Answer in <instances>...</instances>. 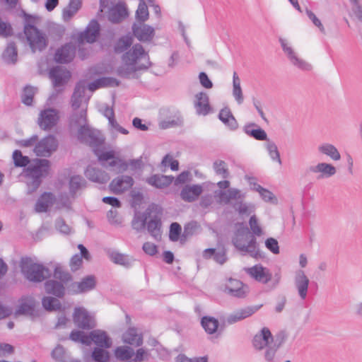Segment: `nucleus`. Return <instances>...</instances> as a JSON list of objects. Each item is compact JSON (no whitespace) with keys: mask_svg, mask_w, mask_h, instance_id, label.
<instances>
[{"mask_svg":"<svg viewBox=\"0 0 362 362\" xmlns=\"http://www.w3.org/2000/svg\"><path fill=\"white\" fill-rule=\"evenodd\" d=\"M87 112L82 109L80 112L74 113L71 117V124L78 126V139L88 144L93 149H98L103 146L105 138L101 132L95 129L91 128L86 124Z\"/></svg>","mask_w":362,"mask_h":362,"instance_id":"nucleus-1","label":"nucleus"},{"mask_svg":"<svg viewBox=\"0 0 362 362\" xmlns=\"http://www.w3.org/2000/svg\"><path fill=\"white\" fill-rule=\"evenodd\" d=\"M232 243L243 255L248 254L257 259L265 257L264 252L259 249L256 237L251 234L247 227H240L236 230Z\"/></svg>","mask_w":362,"mask_h":362,"instance_id":"nucleus-2","label":"nucleus"},{"mask_svg":"<svg viewBox=\"0 0 362 362\" xmlns=\"http://www.w3.org/2000/svg\"><path fill=\"white\" fill-rule=\"evenodd\" d=\"M49 161L47 159H36L25 169V177L28 178V194H32L40 187L42 177L49 172Z\"/></svg>","mask_w":362,"mask_h":362,"instance_id":"nucleus-3","label":"nucleus"},{"mask_svg":"<svg viewBox=\"0 0 362 362\" xmlns=\"http://www.w3.org/2000/svg\"><path fill=\"white\" fill-rule=\"evenodd\" d=\"M25 21L23 31L32 52L42 51L47 46L45 35L34 25L30 15L25 13Z\"/></svg>","mask_w":362,"mask_h":362,"instance_id":"nucleus-4","label":"nucleus"},{"mask_svg":"<svg viewBox=\"0 0 362 362\" xmlns=\"http://www.w3.org/2000/svg\"><path fill=\"white\" fill-rule=\"evenodd\" d=\"M122 60L125 65L136 66V69H148L151 66L148 52L139 43L134 44L122 54Z\"/></svg>","mask_w":362,"mask_h":362,"instance_id":"nucleus-5","label":"nucleus"},{"mask_svg":"<svg viewBox=\"0 0 362 362\" xmlns=\"http://www.w3.org/2000/svg\"><path fill=\"white\" fill-rule=\"evenodd\" d=\"M216 197L218 199L219 203L230 204L232 200L236 202L232 205L233 208L240 215L249 214V205L243 202L245 198V193L238 188H230L226 191H216Z\"/></svg>","mask_w":362,"mask_h":362,"instance_id":"nucleus-6","label":"nucleus"},{"mask_svg":"<svg viewBox=\"0 0 362 362\" xmlns=\"http://www.w3.org/2000/svg\"><path fill=\"white\" fill-rule=\"evenodd\" d=\"M20 266L24 277L31 282H42L51 276L48 268L41 264L33 262L30 257H23Z\"/></svg>","mask_w":362,"mask_h":362,"instance_id":"nucleus-7","label":"nucleus"},{"mask_svg":"<svg viewBox=\"0 0 362 362\" xmlns=\"http://www.w3.org/2000/svg\"><path fill=\"white\" fill-rule=\"evenodd\" d=\"M58 148V141L54 135H48L37 142L34 153L37 156L49 157Z\"/></svg>","mask_w":362,"mask_h":362,"instance_id":"nucleus-8","label":"nucleus"},{"mask_svg":"<svg viewBox=\"0 0 362 362\" xmlns=\"http://www.w3.org/2000/svg\"><path fill=\"white\" fill-rule=\"evenodd\" d=\"M87 86L85 81H78L74 88V93L71 98V107L76 110L84 103L87 105L91 94L86 93Z\"/></svg>","mask_w":362,"mask_h":362,"instance_id":"nucleus-9","label":"nucleus"},{"mask_svg":"<svg viewBox=\"0 0 362 362\" xmlns=\"http://www.w3.org/2000/svg\"><path fill=\"white\" fill-rule=\"evenodd\" d=\"M223 291L230 296L244 298L248 293V287L240 280L229 278L224 284Z\"/></svg>","mask_w":362,"mask_h":362,"instance_id":"nucleus-10","label":"nucleus"},{"mask_svg":"<svg viewBox=\"0 0 362 362\" xmlns=\"http://www.w3.org/2000/svg\"><path fill=\"white\" fill-rule=\"evenodd\" d=\"M262 306V304L248 305L235 310L234 312L231 313L226 317L225 322L228 325H233L238 322H240L252 316L253 314L257 312Z\"/></svg>","mask_w":362,"mask_h":362,"instance_id":"nucleus-11","label":"nucleus"},{"mask_svg":"<svg viewBox=\"0 0 362 362\" xmlns=\"http://www.w3.org/2000/svg\"><path fill=\"white\" fill-rule=\"evenodd\" d=\"M262 306V304L248 305L235 310L234 312L231 313L226 317L225 322L228 325H233L238 322H240L252 316L253 314L257 312Z\"/></svg>","mask_w":362,"mask_h":362,"instance_id":"nucleus-12","label":"nucleus"},{"mask_svg":"<svg viewBox=\"0 0 362 362\" xmlns=\"http://www.w3.org/2000/svg\"><path fill=\"white\" fill-rule=\"evenodd\" d=\"M262 306V304L248 305L235 310L234 312L231 313L226 317L225 322L228 325H233L238 322H240L252 316L253 314L257 312Z\"/></svg>","mask_w":362,"mask_h":362,"instance_id":"nucleus-13","label":"nucleus"},{"mask_svg":"<svg viewBox=\"0 0 362 362\" xmlns=\"http://www.w3.org/2000/svg\"><path fill=\"white\" fill-rule=\"evenodd\" d=\"M73 320L78 327L83 329H90L95 326L93 317L82 307L74 309Z\"/></svg>","mask_w":362,"mask_h":362,"instance_id":"nucleus-14","label":"nucleus"},{"mask_svg":"<svg viewBox=\"0 0 362 362\" xmlns=\"http://www.w3.org/2000/svg\"><path fill=\"white\" fill-rule=\"evenodd\" d=\"M153 211H157L158 214H161L162 209L158 205L152 204L148 206L145 212H136L132 221L133 229L137 232L144 230L146 226L147 218Z\"/></svg>","mask_w":362,"mask_h":362,"instance_id":"nucleus-15","label":"nucleus"},{"mask_svg":"<svg viewBox=\"0 0 362 362\" xmlns=\"http://www.w3.org/2000/svg\"><path fill=\"white\" fill-rule=\"evenodd\" d=\"M100 25L97 20L93 19L88 24L84 31L79 33L77 35V41L82 44L84 42L88 43L95 42L100 35Z\"/></svg>","mask_w":362,"mask_h":362,"instance_id":"nucleus-16","label":"nucleus"},{"mask_svg":"<svg viewBox=\"0 0 362 362\" xmlns=\"http://www.w3.org/2000/svg\"><path fill=\"white\" fill-rule=\"evenodd\" d=\"M279 40L283 51L286 54L287 57L293 65L303 71H310L312 69V66L310 64L297 57L291 46L288 44L286 39L280 37Z\"/></svg>","mask_w":362,"mask_h":362,"instance_id":"nucleus-17","label":"nucleus"},{"mask_svg":"<svg viewBox=\"0 0 362 362\" xmlns=\"http://www.w3.org/2000/svg\"><path fill=\"white\" fill-rule=\"evenodd\" d=\"M294 286L301 300H305L308 293L310 279L303 269H297L293 276Z\"/></svg>","mask_w":362,"mask_h":362,"instance_id":"nucleus-18","label":"nucleus"},{"mask_svg":"<svg viewBox=\"0 0 362 362\" xmlns=\"http://www.w3.org/2000/svg\"><path fill=\"white\" fill-rule=\"evenodd\" d=\"M58 112L53 108H48L40 112L38 118V125L42 130H49L58 122Z\"/></svg>","mask_w":362,"mask_h":362,"instance_id":"nucleus-19","label":"nucleus"},{"mask_svg":"<svg viewBox=\"0 0 362 362\" xmlns=\"http://www.w3.org/2000/svg\"><path fill=\"white\" fill-rule=\"evenodd\" d=\"M132 30L134 36L141 42H151L155 36L154 28L145 23H134Z\"/></svg>","mask_w":362,"mask_h":362,"instance_id":"nucleus-20","label":"nucleus"},{"mask_svg":"<svg viewBox=\"0 0 362 362\" xmlns=\"http://www.w3.org/2000/svg\"><path fill=\"white\" fill-rule=\"evenodd\" d=\"M134 183L132 177L122 175L114 178L110 182L109 187L112 193L119 194L131 189Z\"/></svg>","mask_w":362,"mask_h":362,"instance_id":"nucleus-21","label":"nucleus"},{"mask_svg":"<svg viewBox=\"0 0 362 362\" xmlns=\"http://www.w3.org/2000/svg\"><path fill=\"white\" fill-rule=\"evenodd\" d=\"M245 271L246 273L255 280L264 284H267L272 277V274L269 270L260 264L246 268Z\"/></svg>","mask_w":362,"mask_h":362,"instance_id":"nucleus-22","label":"nucleus"},{"mask_svg":"<svg viewBox=\"0 0 362 362\" xmlns=\"http://www.w3.org/2000/svg\"><path fill=\"white\" fill-rule=\"evenodd\" d=\"M76 53V48L71 43H66L57 49L54 54V60L59 64L70 63Z\"/></svg>","mask_w":362,"mask_h":362,"instance_id":"nucleus-23","label":"nucleus"},{"mask_svg":"<svg viewBox=\"0 0 362 362\" xmlns=\"http://www.w3.org/2000/svg\"><path fill=\"white\" fill-rule=\"evenodd\" d=\"M308 170L310 173L318 174L317 176L318 180L331 177L337 173V169L332 164L325 162L318 163L315 165H310Z\"/></svg>","mask_w":362,"mask_h":362,"instance_id":"nucleus-24","label":"nucleus"},{"mask_svg":"<svg viewBox=\"0 0 362 362\" xmlns=\"http://www.w3.org/2000/svg\"><path fill=\"white\" fill-rule=\"evenodd\" d=\"M203 192L201 185H186L180 191V198L187 202L191 203L196 201Z\"/></svg>","mask_w":362,"mask_h":362,"instance_id":"nucleus-25","label":"nucleus"},{"mask_svg":"<svg viewBox=\"0 0 362 362\" xmlns=\"http://www.w3.org/2000/svg\"><path fill=\"white\" fill-rule=\"evenodd\" d=\"M273 340L272 334L267 327H263L259 333L256 334L252 339V346L256 350L260 351L267 348Z\"/></svg>","mask_w":362,"mask_h":362,"instance_id":"nucleus-26","label":"nucleus"},{"mask_svg":"<svg viewBox=\"0 0 362 362\" xmlns=\"http://www.w3.org/2000/svg\"><path fill=\"white\" fill-rule=\"evenodd\" d=\"M49 76L54 87L64 85L70 77L69 72L60 66H54L49 69Z\"/></svg>","mask_w":362,"mask_h":362,"instance_id":"nucleus-27","label":"nucleus"},{"mask_svg":"<svg viewBox=\"0 0 362 362\" xmlns=\"http://www.w3.org/2000/svg\"><path fill=\"white\" fill-rule=\"evenodd\" d=\"M84 173L89 180L94 182L104 184L110 180V176L106 172L93 165H88Z\"/></svg>","mask_w":362,"mask_h":362,"instance_id":"nucleus-28","label":"nucleus"},{"mask_svg":"<svg viewBox=\"0 0 362 362\" xmlns=\"http://www.w3.org/2000/svg\"><path fill=\"white\" fill-rule=\"evenodd\" d=\"M67 284V283L61 282L57 280L49 279L45 283V290L47 293L61 298L65 295V286Z\"/></svg>","mask_w":362,"mask_h":362,"instance_id":"nucleus-29","label":"nucleus"},{"mask_svg":"<svg viewBox=\"0 0 362 362\" xmlns=\"http://www.w3.org/2000/svg\"><path fill=\"white\" fill-rule=\"evenodd\" d=\"M119 83V81L114 77H101L89 83L87 88L90 92H93L100 88L117 87Z\"/></svg>","mask_w":362,"mask_h":362,"instance_id":"nucleus-30","label":"nucleus"},{"mask_svg":"<svg viewBox=\"0 0 362 362\" xmlns=\"http://www.w3.org/2000/svg\"><path fill=\"white\" fill-rule=\"evenodd\" d=\"M173 180V176L155 174L146 178V182L157 189H163L170 186Z\"/></svg>","mask_w":362,"mask_h":362,"instance_id":"nucleus-31","label":"nucleus"},{"mask_svg":"<svg viewBox=\"0 0 362 362\" xmlns=\"http://www.w3.org/2000/svg\"><path fill=\"white\" fill-rule=\"evenodd\" d=\"M96 285L95 278L93 275L87 276L80 282H74L72 287L75 293H82L93 290Z\"/></svg>","mask_w":362,"mask_h":362,"instance_id":"nucleus-32","label":"nucleus"},{"mask_svg":"<svg viewBox=\"0 0 362 362\" xmlns=\"http://www.w3.org/2000/svg\"><path fill=\"white\" fill-rule=\"evenodd\" d=\"M202 257L206 259H213L216 263L222 265L228 259L226 251L224 248L216 250L215 248H207L203 251Z\"/></svg>","mask_w":362,"mask_h":362,"instance_id":"nucleus-33","label":"nucleus"},{"mask_svg":"<svg viewBox=\"0 0 362 362\" xmlns=\"http://www.w3.org/2000/svg\"><path fill=\"white\" fill-rule=\"evenodd\" d=\"M55 201V197L52 192H44L37 199L35 209L38 213L46 212Z\"/></svg>","mask_w":362,"mask_h":362,"instance_id":"nucleus-34","label":"nucleus"},{"mask_svg":"<svg viewBox=\"0 0 362 362\" xmlns=\"http://www.w3.org/2000/svg\"><path fill=\"white\" fill-rule=\"evenodd\" d=\"M156 214L153 216L150 220L146 222V226L148 232L151 234L152 237L155 239L158 240L161 236V214H158L157 211H155Z\"/></svg>","mask_w":362,"mask_h":362,"instance_id":"nucleus-35","label":"nucleus"},{"mask_svg":"<svg viewBox=\"0 0 362 362\" xmlns=\"http://www.w3.org/2000/svg\"><path fill=\"white\" fill-rule=\"evenodd\" d=\"M195 98L194 106L197 113L203 115H207L210 110L208 95L204 92H200L195 95Z\"/></svg>","mask_w":362,"mask_h":362,"instance_id":"nucleus-36","label":"nucleus"},{"mask_svg":"<svg viewBox=\"0 0 362 362\" xmlns=\"http://www.w3.org/2000/svg\"><path fill=\"white\" fill-rule=\"evenodd\" d=\"M93 343L100 348L109 349L112 346V340L106 332L101 329L91 331Z\"/></svg>","mask_w":362,"mask_h":362,"instance_id":"nucleus-37","label":"nucleus"},{"mask_svg":"<svg viewBox=\"0 0 362 362\" xmlns=\"http://www.w3.org/2000/svg\"><path fill=\"white\" fill-rule=\"evenodd\" d=\"M128 16V11L122 3H118L112 6L109 11L108 18L112 23H119L122 19Z\"/></svg>","mask_w":362,"mask_h":362,"instance_id":"nucleus-38","label":"nucleus"},{"mask_svg":"<svg viewBox=\"0 0 362 362\" xmlns=\"http://www.w3.org/2000/svg\"><path fill=\"white\" fill-rule=\"evenodd\" d=\"M123 341L126 344L132 346H139L143 343L141 334H139L134 327L129 328L123 334Z\"/></svg>","mask_w":362,"mask_h":362,"instance_id":"nucleus-39","label":"nucleus"},{"mask_svg":"<svg viewBox=\"0 0 362 362\" xmlns=\"http://www.w3.org/2000/svg\"><path fill=\"white\" fill-rule=\"evenodd\" d=\"M318 152L322 155L329 157L334 161L339 160L341 155L337 148L329 143H323L318 146Z\"/></svg>","mask_w":362,"mask_h":362,"instance_id":"nucleus-40","label":"nucleus"},{"mask_svg":"<svg viewBox=\"0 0 362 362\" xmlns=\"http://www.w3.org/2000/svg\"><path fill=\"white\" fill-rule=\"evenodd\" d=\"M133 43L131 35H126L120 37L114 45V52L116 54H122L128 51Z\"/></svg>","mask_w":362,"mask_h":362,"instance_id":"nucleus-41","label":"nucleus"},{"mask_svg":"<svg viewBox=\"0 0 362 362\" xmlns=\"http://www.w3.org/2000/svg\"><path fill=\"white\" fill-rule=\"evenodd\" d=\"M218 118L230 129L235 130L238 128V122L229 108L222 109L218 114Z\"/></svg>","mask_w":362,"mask_h":362,"instance_id":"nucleus-42","label":"nucleus"},{"mask_svg":"<svg viewBox=\"0 0 362 362\" xmlns=\"http://www.w3.org/2000/svg\"><path fill=\"white\" fill-rule=\"evenodd\" d=\"M86 181L81 175H74L69 180V193L75 198L78 191L86 187Z\"/></svg>","mask_w":362,"mask_h":362,"instance_id":"nucleus-43","label":"nucleus"},{"mask_svg":"<svg viewBox=\"0 0 362 362\" xmlns=\"http://www.w3.org/2000/svg\"><path fill=\"white\" fill-rule=\"evenodd\" d=\"M81 7V0H69L68 6L63 9L62 17L64 21H69Z\"/></svg>","mask_w":362,"mask_h":362,"instance_id":"nucleus-44","label":"nucleus"},{"mask_svg":"<svg viewBox=\"0 0 362 362\" xmlns=\"http://www.w3.org/2000/svg\"><path fill=\"white\" fill-rule=\"evenodd\" d=\"M201 325L205 332L209 334L216 332L219 326L218 320L211 316H204L201 319Z\"/></svg>","mask_w":362,"mask_h":362,"instance_id":"nucleus-45","label":"nucleus"},{"mask_svg":"<svg viewBox=\"0 0 362 362\" xmlns=\"http://www.w3.org/2000/svg\"><path fill=\"white\" fill-rule=\"evenodd\" d=\"M201 231V226L196 221H191L184 226V230L181 235V241L183 242L189 237L197 235Z\"/></svg>","mask_w":362,"mask_h":362,"instance_id":"nucleus-46","label":"nucleus"},{"mask_svg":"<svg viewBox=\"0 0 362 362\" xmlns=\"http://www.w3.org/2000/svg\"><path fill=\"white\" fill-rule=\"evenodd\" d=\"M3 59L8 64H15L17 61L18 52L16 44L11 42L2 54Z\"/></svg>","mask_w":362,"mask_h":362,"instance_id":"nucleus-47","label":"nucleus"},{"mask_svg":"<svg viewBox=\"0 0 362 362\" xmlns=\"http://www.w3.org/2000/svg\"><path fill=\"white\" fill-rule=\"evenodd\" d=\"M109 255L110 259L115 264L122 265L127 268L132 266L133 260L129 259L127 255L114 251L111 252Z\"/></svg>","mask_w":362,"mask_h":362,"instance_id":"nucleus-48","label":"nucleus"},{"mask_svg":"<svg viewBox=\"0 0 362 362\" xmlns=\"http://www.w3.org/2000/svg\"><path fill=\"white\" fill-rule=\"evenodd\" d=\"M115 357L120 361H130L134 355V349L129 346H118L115 351Z\"/></svg>","mask_w":362,"mask_h":362,"instance_id":"nucleus-49","label":"nucleus"},{"mask_svg":"<svg viewBox=\"0 0 362 362\" xmlns=\"http://www.w3.org/2000/svg\"><path fill=\"white\" fill-rule=\"evenodd\" d=\"M136 23H144L149 16L148 6L144 0H140L138 8L136 11Z\"/></svg>","mask_w":362,"mask_h":362,"instance_id":"nucleus-50","label":"nucleus"},{"mask_svg":"<svg viewBox=\"0 0 362 362\" xmlns=\"http://www.w3.org/2000/svg\"><path fill=\"white\" fill-rule=\"evenodd\" d=\"M43 308L48 311H58L62 308L59 300L54 297L45 296L42 299Z\"/></svg>","mask_w":362,"mask_h":362,"instance_id":"nucleus-51","label":"nucleus"},{"mask_svg":"<svg viewBox=\"0 0 362 362\" xmlns=\"http://www.w3.org/2000/svg\"><path fill=\"white\" fill-rule=\"evenodd\" d=\"M213 168L216 174L223 179H227L230 175L228 165L224 160H216L213 163Z\"/></svg>","mask_w":362,"mask_h":362,"instance_id":"nucleus-52","label":"nucleus"},{"mask_svg":"<svg viewBox=\"0 0 362 362\" xmlns=\"http://www.w3.org/2000/svg\"><path fill=\"white\" fill-rule=\"evenodd\" d=\"M35 310V303L32 300H23L16 310V313L19 315H32Z\"/></svg>","mask_w":362,"mask_h":362,"instance_id":"nucleus-53","label":"nucleus"},{"mask_svg":"<svg viewBox=\"0 0 362 362\" xmlns=\"http://www.w3.org/2000/svg\"><path fill=\"white\" fill-rule=\"evenodd\" d=\"M92 358L95 362H108L110 359L109 352L105 348L95 347L92 351Z\"/></svg>","mask_w":362,"mask_h":362,"instance_id":"nucleus-54","label":"nucleus"},{"mask_svg":"<svg viewBox=\"0 0 362 362\" xmlns=\"http://www.w3.org/2000/svg\"><path fill=\"white\" fill-rule=\"evenodd\" d=\"M35 88L30 86H25L21 95L22 103L28 106L31 105L33 101V97L35 94Z\"/></svg>","mask_w":362,"mask_h":362,"instance_id":"nucleus-55","label":"nucleus"},{"mask_svg":"<svg viewBox=\"0 0 362 362\" xmlns=\"http://www.w3.org/2000/svg\"><path fill=\"white\" fill-rule=\"evenodd\" d=\"M266 148L268 151L270 158L273 161L277 162L279 165H281V160L280 158V153L278 150L277 146L273 141H269L266 144Z\"/></svg>","mask_w":362,"mask_h":362,"instance_id":"nucleus-56","label":"nucleus"},{"mask_svg":"<svg viewBox=\"0 0 362 362\" xmlns=\"http://www.w3.org/2000/svg\"><path fill=\"white\" fill-rule=\"evenodd\" d=\"M13 159L14 165L16 167H26L30 163V158L28 156H23L20 150H15L13 153Z\"/></svg>","mask_w":362,"mask_h":362,"instance_id":"nucleus-57","label":"nucleus"},{"mask_svg":"<svg viewBox=\"0 0 362 362\" xmlns=\"http://www.w3.org/2000/svg\"><path fill=\"white\" fill-rule=\"evenodd\" d=\"M53 276L55 279L54 280H59V281L67 284L72 279L71 274L67 272H64L59 266L55 267Z\"/></svg>","mask_w":362,"mask_h":362,"instance_id":"nucleus-58","label":"nucleus"},{"mask_svg":"<svg viewBox=\"0 0 362 362\" xmlns=\"http://www.w3.org/2000/svg\"><path fill=\"white\" fill-rule=\"evenodd\" d=\"M182 227L181 226L177 223L173 222L170 226L169 230V239L172 242H176L179 240L180 237L182 235Z\"/></svg>","mask_w":362,"mask_h":362,"instance_id":"nucleus-59","label":"nucleus"},{"mask_svg":"<svg viewBox=\"0 0 362 362\" xmlns=\"http://www.w3.org/2000/svg\"><path fill=\"white\" fill-rule=\"evenodd\" d=\"M249 226L251 230V234L255 236H261L263 233L262 227L259 225L257 217L253 215L249 220Z\"/></svg>","mask_w":362,"mask_h":362,"instance_id":"nucleus-60","label":"nucleus"},{"mask_svg":"<svg viewBox=\"0 0 362 362\" xmlns=\"http://www.w3.org/2000/svg\"><path fill=\"white\" fill-rule=\"evenodd\" d=\"M264 245L266 248L274 255H279L280 252L279 243L274 238H268L265 240Z\"/></svg>","mask_w":362,"mask_h":362,"instance_id":"nucleus-61","label":"nucleus"},{"mask_svg":"<svg viewBox=\"0 0 362 362\" xmlns=\"http://www.w3.org/2000/svg\"><path fill=\"white\" fill-rule=\"evenodd\" d=\"M136 66H121L117 69V74L122 78H129L130 75L141 69H136Z\"/></svg>","mask_w":362,"mask_h":362,"instance_id":"nucleus-62","label":"nucleus"},{"mask_svg":"<svg viewBox=\"0 0 362 362\" xmlns=\"http://www.w3.org/2000/svg\"><path fill=\"white\" fill-rule=\"evenodd\" d=\"M351 4V10L356 18L362 22V5L359 0H349Z\"/></svg>","mask_w":362,"mask_h":362,"instance_id":"nucleus-63","label":"nucleus"},{"mask_svg":"<svg viewBox=\"0 0 362 362\" xmlns=\"http://www.w3.org/2000/svg\"><path fill=\"white\" fill-rule=\"evenodd\" d=\"M95 154L98 156L100 161H109L114 158L115 153L112 151H101L100 148L94 149Z\"/></svg>","mask_w":362,"mask_h":362,"instance_id":"nucleus-64","label":"nucleus"}]
</instances>
